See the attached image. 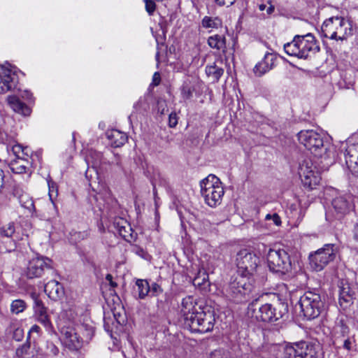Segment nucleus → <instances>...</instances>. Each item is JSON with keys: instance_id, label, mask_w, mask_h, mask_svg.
Listing matches in <instances>:
<instances>
[{"instance_id": "37998d69", "label": "nucleus", "mask_w": 358, "mask_h": 358, "mask_svg": "<svg viewBox=\"0 0 358 358\" xmlns=\"http://www.w3.org/2000/svg\"><path fill=\"white\" fill-rule=\"evenodd\" d=\"M151 294L152 296H158L161 293H162L163 289L162 287L157 284L156 282H153L151 285H150Z\"/></svg>"}, {"instance_id": "58836bf2", "label": "nucleus", "mask_w": 358, "mask_h": 358, "mask_svg": "<svg viewBox=\"0 0 358 358\" xmlns=\"http://www.w3.org/2000/svg\"><path fill=\"white\" fill-rule=\"evenodd\" d=\"M194 88L188 85H183L181 90L182 98L189 99L193 96Z\"/></svg>"}, {"instance_id": "4c0bfd02", "label": "nucleus", "mask_w": 358, "mask_h": 358, "mask_svg": "<svg viewBox=\"0 0 358 358\" xmlns=\"http://www.w3.org/2000/svg\"><path fill=\"white\" fill-rule=\"evenodd\" d=\"M102 155L100 152L96 151L91 152L90 155L87 157V162L90 161V158L92 159V166L94 167L99 166L101 163Z\"/></svg>"}, {"instance_id": "bb28decb", "label": "nucleus", "mask_w": 358, "mask_h": 358, "mask_svg": "<svg viewBox=\"0 0 358 358\" xmlns=\"http://www.w3.org/2000/svg\"><path fill=\"white\" fill-rule=\"evenodd\" d=\"M193 285L201 289H206L210 286L208 274L205 271H199L193 279Z\"/></svg>"}, {"instance_id": "393cba45", "label": "nucleus", "mask_w": 358, "mask_h": 358, "mask_svg": "<svg viewBox=\"0 0 358 358\" xmlns=\"http://www.w3.org/2000/svg\"><path fill=\"white\" fill-rule=\"evenodd\" d=\"M208 45L213 49L226 51V38L223 35L215 34L208 38Z\"/></svg>"}, {"instance_id": "473e14b6", "label": "nucleus", "mask_w": 358, "mask_h": 358, "mask_svg": "<svg viewBox=\"0 0 358 358\" xmlns=\"http://www.w3.org/2000/svg\"><path fill=\"white\" fill-rule=\"evenodd\" d=\"M27 308V303L24 300L15 299L10 304V311L14 314L22 313Z\"/></svg>"}, {"instance_id": "c756f323", "label": "nucleus", "mask_w": 358, "mask_h": 358, "mask_svg": "<svg viewBox=\"0 0 358 358\" xmlns=\"http://www.w3.org/2000/svg\"><path fill=\"white\" fill-rule=\"evenodd\" d=\"M28 161L25 160L23 158H18L16 160H14L10 164V169L11 171L17 174H22L26 173L28 164Z\"/></svg>"}, {"instance_id": "b1692460", "label": "nucleus", "mask_w": 358, "mask_h": 358, "mask_svg": "<svg viewBox=\"0 0 358 358\" xmlns=\"http://www.w3.org/2000/svg\"><path fill=\"white\" fill-rule=\"evenodd\" d=\"M106 136L111 146L119 148L124 145L127 141V135L117 129H112L106 132Z\"/></svg>"}, {"instance_id": "a19ab883", "label": "nucleus", "mask_w": 358, "mask_h": 358, "mask_svg": "<svg viewBox=\"0 0 358 358\" xmlns=\"http://www.w3.org/2000/svg\"><path fill=\"white\" fill-rule=\"evenodd\" d=\"M46 349H47L46 353L48 355L56 356L59 353L58 348L52 342H50V341L47 342Z\"/></svg>"}, {"instance_id": "aec40b11", "label": "nucleus", "mask_w": 358, "mask_h": 358, "mask_svg": "<svg viewBox=\"0 0 358 358\" xmlns=\"http://www.w3.org/2000/svg\"><path fill=\"white\" fill-rule=\"evenodd\" d=\"M277 61V56L271 52H266L262 61L258 62L255 68L254 73L257 76H262L271 70Z\"/></svg>"}, {"instance_id": "f3484780", "label": "nucleus", "mask_w": 358, "mask_h": 358, "mask_svg": "<svg viewBox=\"0 0 358 358\" xmlns=\"http://www.w3.org/2000/svg\"><path fill=\"white\" fill-rule=\"evenodd\" d=\"M52 260L48 257H36L32 259L27 268V276L28 278H40L45 270L52 269Z\"/></svg>"}, {"instance_id": "4468645a", "label": "nucleus", "mask_w": 358, "mask_h": 358, "mask_svg": "<svg viewBox=\"0 0 358 358\" xmlns=\"http://www.w3.org/2000/svg\"><path fill=\"white\" fill-rule=\"evenodd\" d=\"M299 174L304 187L309 189H313L321 180L320 171L311 160H305L300 164Z\"/></svg>"}, {"instance_id": "603ef678", "label": "nucleus", "mask_w": 358, "mask_h": 358, "mask_svg": "<svg viewBox=\"0 0 358 358\" xmlns=\"http://www.w3.org/2000/svg\"><path fill=\"white\" fill-rule=\"evenodd\" d=\"M41 331V328L39 326L36 325V324H34L33 325L31 329H29V336L28 337L29 338V334H31V333H36V334H39Z\"/></svg>"}, {"instance_id": "20e7f679", "label": "nucleus", "mask_w": 358, "mask_h": 358, "mask_svg": "<svg viewBox=\"0 0 358 358\" xmlns=\"http://www.w3.org/2000/svg\"><path fill=\"white\" fill-rule=\"evenodd\" d=\"M253 289L252 281L237 275L224 287L223 294L229 301L242 303L248 299Z\"/></svg>"}, {"instance_id": "f257e3e1", "label": "nucleus", "mask_w": 358, "mask_h": 358, "mask_svg": "<svg viewBox=\"0 0 358 358\" xmlns=\"http://www.w3.org/2000/svg\"><path fill=\"white\" fill-rule=\"evenodd\" d=\"M181 314L185 325L192 331L206 333L213 329L215 317L210 308L203 307L192 296L185 297L181 303Z\"/></svg>"}, {"instance_id": "e2e57ef3", "label": "nucleus", "mask_w": 358, "mask_h": 358, "mask_svg": "<svg viewBox=\"0 0 358 358\" xmlns=\"http://www.w3.org/2000/svg\"><path fill=\"white\" fill-rule=\"evenodd\" d=\"M20 148H21L20 145H15V146H13V152H17V149L19 150Z\"/></svg>"}, {"instance_id": "338daca9", "label": "nucleus", "mask_w": 358, "mask_h": 358, "mask_svg": "<svg viewBox=\"0 0 358 358\" xmlns=\"http://www.w3.org/2000/svg\"><path fill=\"white\" fill-rule=\"evenodd\" d=\"M30 207H34V203L31 201H30V206H26L27 208H30Z\"/></svg>"}, {"instance_id": "774afa93", "label": "nucleus", "mask_w": 358, "mask_h": 358, "mask_svg": "<svg viewBox=\"0 0 358 358\" xmlns=\"http://www.w3.org/2000/svg\"><path fill=\"white\" fill-rule=\"evenodd\" d=\"M353 175H355L356 176L358 177V171H355Z\"/></svg>"}, {"instance_id": "49530a36", "label": "nucleus", "mask_w": 358, "mask_h": 358, "mask_svg": "<svg viewBox=\"0 0 358 358\" xmlns=\"http://www.w3.org/2000/svg\"><path fill=\"white\" fill-rule=\"evenodd\" d=\"M13 338L17 341H21L23 338V330L20 328H17L13 332Z\"/></svg>"}, {"instance_id": "4be33fe9", "label": "nucleus", "mask_w": 358, "mask_h": 358, "mask_svg": "<svg viewBox=\"0 0 358 358\" xmlns=\"http://www.w3.org/2000/svg\"><path fill=\"white\" fill-rule=\"evenodd\" d=\"M45 292L48 297L54 301H57L64 295V289L63 285L58 281L52 280L45 284Z\"/></svg>"}, {"instance_id": "13d9d810", "label": "nucleus", "mask_w": 358, "mask_h": 358, "mask_svg": "<svg viewBox=\"0 0 358 358\" xmlns=\"http://www.w3.org/2000/svg\"><path fill=\"white\" fill-rule=\"evenodd\" d=\"M80 236H81V233L80 232H74V234L72 235V236H75V239L72 241V243H76L78 239H79L80 238Z\"/></svg>"}, {"instance_id": "3c124183", "label": "nucleus", "mask_w": 358, "mask_h": 358, "mask_svg": "<svg viewBox=\"0 0 358 358\" xmlns=\"http://www.w3.org/2000/svg\"><path fill=\"white\" fill-rule=\"evenodd\" d=\"M272 220L273 221L274 224L277 226L281 224L280 217L277 213H274L272 215Z\"/></svg>"}, {"instance_id": "0e129e2a", "label": "nucleus", "mask_w": 358, "mask_h": 358, "mask_svg": "<svg viewBox=\"0 0 358 358\" xmlns=\"http://www.w3.org/2000/svg\"><path fill=\"white\" fill-rule=\"evenodd\" d=\"M266 220H272V215L267 214L266 216Z\"/></svg>"}, {"instance_id": "09e8293b", "label": "nucleus", "mask_w": 358, "mask_h": 358, "mask_svg": "<svg viewBox=\"0 0 358 358\" xmlns=\"http://www.w3.org/2000/svg\"><path fill=\"white\" fill-rule=\"evenodd\" d=\"M161 81L160 75L158 72H155L152 77V84L155 86L158 85Z\"/></svg>"}, {"instance_id": "9b49d317", "label": "nucleus", "mask_w": 358, "mask_h": 358, "mask_svg": "<svg viewBox=\"0 0 358 358\" xmlns=\"http://www.w3.org/2000/svg\"><path fill=\"white\" fill-rule=\"evenodd\" d=\"M266 259L269 270L273 273L286 274L292 269L290 257L283 249H270Z\"/></svg>"}, {"instance_id": "c03bdc74", "label": "nucleus", "mask_w": 358, "mask_h": 358, "mask_svg": "<svg viewBox=\"0 0 358 358\" xmlns=\"http://www.w3.org/2000/svg\"><path fill=\"white\" fill-rule=\"evenodd\" d=\"M178 124V116L175 112L170 113L169 116V126L171 128H174Z\"/></svg>"}, {"instance_id": "6e6552de", "label": "nucleus", "mask_w": 358, "mask_h": 358, "mask_svg": "<svg viewBox=\"0 0 358 358\" xmlns=\"http://www.w3.org/2000/svg\"><path fill=\"white\" fill-rule=\"evenodd\" d=\"M299 304L301 311L307 320L317 317L324 307L318 291H306L299 299Z\"/></svg>"}, {"instance_id": "5fc2aeb1", "label": "nucleus", "mask_w": 358, "mask_h": 358, "mask_svg": "<svg viewBox=\"0 0 358 358\" xmlns=\"http://www.w3.org/2000/svg\"><path fill=\"white\" fill-rule=\"evenodd\" d=\"M352 233H353V238L356 241H358V223L355 224L354 228L352 230Z\"/></svg>"}, {"instance_id": "5701e85b", "label": "nucleus", "mask_w": 358, "mask_h": 358, "mask_svg": "<svg viewBox=\"0 0 358 358\" xmlns=\"http://www.w3.org/2000/svg\"><path fill=\"white\" fill-rule=\"evenodd\" d=\"M7 103L14 112L23 116H29L31 113V109L15 95L8 96Z\"/></svg>"}, {"instance_id": "0eeeda50", "label": "nucleus", "mask_w": 358, "mask_h": 358, "mask_svg": "<svg viewBox=\"0 0 358 358\" xmlns=\"http://www.w3.org/2000/svg\"><path fill=\"white\" fill-rule=\"evenodd\" d=\"M260 263L259 257L248 249H242L236 255L235 264L237 275L253 282V276Z\"/></svg>"}, {"instance_id": "680f3d73", "label": "nucleus", "mask_w": 358, "mask_h": 358, "mask_svg": "<svg viewBox=\"0 0 358 358\" xmlns=\"http://www.w3.org/2000/svg\"><path fill=\"white\" fill-rule=\"evenodd\" d=\"M24 92H25V94H26V97H27V99H31V96H32L31 93H30V92H28V91H25Z\"/></svg>"}, {"instance_id": "cd10ccee", "label": "nucleus", "mask_w": 358, "mask_h": 358, "mask_svg": "<svg viewBox=\"0 0 358 358\" xmlns=\"http://www.w3.org/2000/svg\"><path fill=\"white\" fill-rule=\"evenodd\" d=\"M206 73L211 76L214 81L217 82L224 73L223 68L218 66L215 62L206 66Z\"/></svg>"}, {"instance_id": "79ce46f5", "label": "nucleus", "mask_w": 358, "mask_h": 358, "mask_svg": "<svg viewBox=\"0 0 358 358\" xmlns=\"http://www.w3.org/2000/svg\"><path fill=\"white\" fill-rule=\"evenodd\" d=\"M145 3V9L150 15H152L155 10L156 4L152 0H144Z\"/></svg>"}, {"instance_id": "f704fd0d", "label": "nucleus", "mask_w": 358, "mask_h": 358, "mask_svg": "<svg viewBox=\"0 0 358 358\" xmlns=\"http://www.w3.org/2000/svg\"><path fill=\"white\" fill-rule=\"evenodd\" d=\"M81 329L83 331L82 332L83 337L81 338H83V342L84 341L89 342L94 336V327L85 324V325H83L81 327Z\"/></svg>"}, {"instance_id": "423d86ee", "label": "nucleus", "mask_w": 358, "mask_h": 358, "mask_svg": "<svg viewBox=\"0 0 358 358\" xmlns=\"http://www.w3.org/2000/svg\"><path fill=\"white\" fill-rule=\"evenodd\" d=\"M298 140L300 143L303 144L307 150L318 158L328 157V143H324V136L313 130H302L297 134Z\"/></svg>"}, {"instance_id": "7ed1b4c3", "label": "nucleus", "mask_w": 358, "mask_h": 358, "mask_svg": "<svg viewBox=\"0 0 358 358\" xmlns=\"http://www.w3.org/2000/svg\"><path fill=\"white\" fill-rule=\"evenodd\" d=\"M271 350L275 352L276 358H315L317 354L315 345L303 341L291 345H273Z\"/></svg>"}, {"instance_id": "39448f33", "label": "nucleus", "mask_w": 358, "mask_h": 358, "mask_svg": "<svg viewBox=\"0 0 358 358\" xmlns=\"http://www.w3.org/2000/svg\"><path fill=\"white\" fill-rule=\"evenodd\" d=\"M200 187L201 196L208 206L215 208L222 203L224 191L220 179L215 176H208L201 181Z\"/></svg>"}, {"instance_id": "412c9836", "label": "nucleus", "mask_w": 358, "mask_h": 358, "mask_svg": "<svg viewBox=\"0 0 358 358\" xmlns=\"http://www.w3.org/2000/svg\"><path fill=\"white\" fill-rule=\"evenodd\" d=\"M345 164L348 169L354 174L358 171V143L348 146L344 153Z\"/></svg>"}, {"instance_id": "ddd939ff", "label": "nucleus", "mask_w": 358, "mask_h": 358, "mask_svg": "<svg viewBox=\"0 0 358 358\" xmlns=\"http://www.w3.org/2000/svg\"><path fill=\"white\" fill-rule=\"evenodd\" d=\"M338 303L343 310H347L358 301V286L350 283L347 280H341L339 285Z\"/></svg>"}, {"instance_id": "a211bd4d", "label": "nucleus", "mask_w": 358, "mask_h": 358, "mask_svg": "<svg viewBox=\"0 0 358 358\" xmlns=\"http://www.w3.org/2000/svg\"><path fill=\"white\" fill-rule=\"evenodd\" d=\"M61 334L64 336V343L71 350H78L81 348L83 338H81L73 327H63Z\"/></svg>"}, {"instance_id": "72a5a7b5", "label": "nucleus", "mask_w": 358, "mask_h": 358, "mask_svg": "<svg viewBox=\"0 0 358 358\" xmlns=\"http://www.w3.org/2000/svg\"><path fill=\"white\" fill-rule=\"evenodd\" d=\"M334 331L335 334H338L341 336H348L349 333V328L345 324L343 320H339L336 321Z\"/></svg>"}, {"instance_id": "69168bd1", "label": "nucleus", "mask_w": 358, "mask_h": 358, "mask_svg": "<svg viewBox=\"0 0 358 358\" xmlns=\"http://www.w3.org/2000/svg\"><path fill=\"white\" fill-rule=\"evenodd\" d=\"M159 52H157L156 53V55H155V58H156V59H157V61H158V59H159Z\"/></svg>"}, {"instance_id": "6e6d98bb", "label": "nucleus", "mask_w": 358, "mask_h": 358, "mask_svg": "<svg viewBox=\"0 0 358 358\" xmlns=\"http://www.w3.org/2000/svg\"><path fill=\"white\" fill-rule=\"evenodd\" d=\"M268 3H269V6L268 8L266 7V13H267L268 15H271V14H272L274 12L275 7L271 3V1H268Z\"/></svg>"}, {"instance_id": "2f4dec72", "label": "nucleus", "mask_w": 358, "mask_h": 358, "mask_svg": "<svg viewBox=\"0 0 358 358\" xmlns=\"http://www.w3.org/2000/svg\"><path fill=\"white\" fill-rule=\"evenodd\" d=\"M30 348H31V343L29 341V337H28L27 339V341L16 350L15 353H16L17 357H27V358H29V357H32L33 355H31V353L29 352Z\"/></svg>"}, {"instance_id": "052dcab7", "label": "nucleus", "mask_w": 358, "mask_h": 358, "mask_svg": "<svg viewBox=\"0 0 358 358\" xmlns=\"http://www.w3.org/2000/svg\"><path fill=\"white\" fill-rule=\"evenodd\" d=\"M143 252H144V251H143V250L142 248H138L136 249V254H138V255H141V253H143Z\"/></svg>"}, {"instance_id": "8fccbe9b", "label": "nucleus", "mask_w": 358, "mask_h": 358, "mask_svg": "<svg viewBox=\"0 0 358 358\" xmlns=\"http://www.w3.org/2000/svg\"><path fill=\"white\" fill-rule=\"evenodd\" d=\"M106 280L109 282L112 287H115L117 286V284L113 280V276L111 274H107L106 276Z\"/></svg>"}, {"instance_id": "a18cd8bd", "label": "nucleus", "mask_w": 358, "mask_h": 358, "mask_svg": "<svg viewBox=\"0 0 358 358\" xmlns=\"http://www.w3.org/2000/svg\"><path fill=\"white\" fill-rule=\"evenodd\" d=\"M209 358H225L224 351L215 350L210 354Z\"/></svg>"}, {"instance_id": "2eb2a0df", "label": "nucleus", "mask_w": 358, "mask_h": 358, "mask_svg": "<svg viewBox=\"0 0 358 358\" xmlns=\"http://www.w3.org/2000/svg\"><path fill=\"white\" fill-rule=\"evenodd\" d=\"M331 204L333 214L338 220L343 218L354 208L352 196L350 194L336 196L333 199Z\"/></svg>"}, {"instance_id": "de8ad7c7", "label": "nucleus", "mask_w": 358, "mask_h": 358, "mask_svg": "<svg viewBox=\"0 0 358 358\" xmlns=\"http://www.w3.org/2000/svg\"><path fill=\"white\" fill-rule=\"evenodd\" d=\"M236 0H215V2L220 6H226L227 7H229L234 3Z\"/></svg>"}, {"instance_id": "4d7b16f0", "label": "nucleus", "mask_w": 358, "mask_h": 358, "mask_svg": "<svg viewBox=\"0 0 358 358\" xmlns=\"http://www.w3.org/2000/svg\"><path fill=\"white\" fill-rule=\"evenodd\" d=\"M351 345H352V342L349 338H347L344 341V343H343L344 348L349 350L351 349Z\"/></svg>"}, {"instance_id": "bf43d9fd", "label": "nucleus", "mask_w": 358, "mask_h": 358, "mask_svg": "<svg viewBox=\"0 0 358 358\" xmlns=\"http://www.w3.org/2000/svg\"><path fill=\"white\" fill-rule=\"evenodd\" d=\"M259 9L261 10V11H263L264 10H266V5L265 4H260L259 5Z\"/></svg>"}, {"instance_id": "f8f14e48", "label": "nucleus", "mask_w": 358, "mask_h": 358, "mask_svg": "<svg viewBox=\"0 0 358 358\" xmlns=\"http://www.w3.org/2000/svg\"><path fill=\"white\" fill-rule=\"evenodd\" d=\"M335 258L336 250L334 244H326L309 256L310 266L316 271H322Z\"/></svg>"}, {"instance_id": "9d476101", "label": "nucleus", "mask_w": 358, "mask_h": 358, "mask_svg": "<svg viewBox=\"0 0 358 358\" xmlns=\"http://www.w3.org/2000/svg\"><path fill=\"white\" fill-rule=\"evenodd\" d=\"M259 298L254 299L248 307L247 315L257 322H273L282 317L280 311L270 303L259 304Z\"/></svg>"}, {"instance_id": "1a4fd4ad", "label": "nucleus", "mask_w": 358, "mask_h": 358, "mask_svg": "<svg viewBox=\"0 0 358 358\" xmlns=\"http://www.w3.org/2000/svg\"><path fill=\"white\" fill-rule=\"evenodd\" d=\"M324 37L335 40H345L350 34V24L342 17H331L327 19L322 25Z\"/></svg>"}, {"instance_id": "e433bc0d", "label": "nucleus", "mask_w": 358, "mask_h": 358, "mask_svg": "<svg viewBox=\"0 0 358 358\" xmlns=\"http://www.w3.org/2000/svg\"><path fill=\"white\" fill-rule=\"evenodd\" d=\"M38 322L44 326L48 331H51L53 329L52 324L50 320L49 315L47 314L36 317Z\"/></svg>"}, {"instance_id": "c85d7f7f", "label": "nucleus", "mask_w": 358, "mask_h": 358, "mask_svg": "<svg viewBox=\"0 0 358 358\" xmlns=\"http://www.w3.org/2000/svg\"><path fill=\"white\" fill-rule=\"evenodd\" d=\"M136 287L137 288L138 299H145L150 291L148 282L146 280L138 279L136 281Z\"/></svg>"}, {"instance_id": "a878e982", "label": "nucleus", "mask_w": 358, "mask_h": 358, "mask_svg": "<svg viewBox=\"0 0 358 358\" xmlns=\"http://www.w3.org/2000/svg\"><path fill=\"white\" fill-rule=\"evenodd\" d=\"M31 298L34 301L33 309L36 317L48 313V309L45 306L39 295L36 292L31 293Z\"/></svg>"}, {"instance_id": "7c9ffc66", "label": "nucleus", "mask_w": 358, "mask_h": 358, "mask_svg": "<svg viewBox=\"0 0 358 358\" xmlns=\"http://www.w3.org/2000/svg\"><path fill=\"white\" fill-rule=\"evenodd\" d=\"M201 25L205 29H217L221 27L222 21L218 17L205 16L201 20Z\"/></svg>"}, {"instance_id": "c9c22d12", "label": "nucleus", "mask_w": 358, "mask_h": 358, "mask_svg": "<svg viewBox=\"0 0 358 358\" xmlns=\"http://www.w3.org/2000/svg\"><path fill=\"white\" fill-rule=\"evenodd\" d=\"M48 189H49V196L50 199L53 202V199L57 196V185L56 182H55L50 177L47 179Z\"/></svg>"}, {"instance_id": "dca6fc26", "label": "nucleus", "mask_w": 358, "mask_h": 358, "mask_svg": "<svg viewBox=\"0 0 358 358\" xmlns=\"http://www.w3.org/2000/svg\"><path fill=\"white\" fill-rule=\"evenodd\" d=\"M10 64H0V94L14 89L17 83V76L9 68Z\"/></svg>"}, {"instance_id": "ea45409f", "label": "nucleus", "mask_w": 358, "mask_h": 358, "mask_svg": "<svg viewBox=\"0 0 358 358\" xmlns=\"http://www.w3.org/2000/svg\"><path fill=\"white\" fill-rule=\"evenodd\" d=\"M15 232V227L13 223H9L6 227L1 229V234L6 237H11Z\"/></svg>"}, {"instance_id": "6ab92c4d", "label": "nucleus", "mask_w": 358, "mask_h": 358, "mask_svg": "<svg viewBox=\"0 0 358 358\" xmlns=\"http://www.w3.org/2000/svg\"><path fill=\"white\" fill-rule=\"evenodd\" d=\"M113 225L121 236L126 241L131 243L136 238L135 234L130 224L124 219L117 217L114 220Z\"/></svg>"}, {"instance_id": "864d4df0", "label": "nucleus", "mask_w": 358, "mask_h": 358, "mask_svg": "<svg viewBox=\"0 0 358 358\" xmlns=\"http://www.w3.org/2000/svg\"><path fill=\"white\" fill-rule=\"evenodd\" d=\"M4 178V172L1 169H0V191L3 187L5 184Z\"/></svg>"}, {"instance_id": "f03ea898", "label": "nucleus", "mask_w": 358, "mask_h": 358, "mask_svg": "<svg viewBox=\"0 0 358 358\" xmlns=\"http://www.w3.org/2000/svg\"><path fill=\"white\" fill-rule=\"evenodd\" d=\"M284 50L290 56L306 59L312 55L319 52L320 47L317 44L314 36L308 34L296 35L291 42L284 45Z\"/></svg>"}]
</instances>
